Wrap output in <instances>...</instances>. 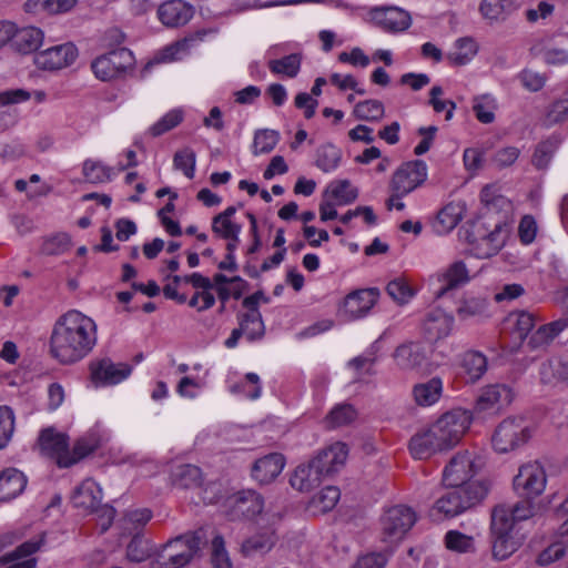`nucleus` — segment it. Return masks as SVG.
Returning a JSON list of instances; mask_svg holds the SVG:
<instances>
[{
    "label": "nucleus",
    "instance_id": "1",
    "mask_svg": "<svg viewBox=\"0 0 568 568\" xmlns=\"http://www.w3.org/2000/svg\"><path fill=\"white\" fill-rule=\"evenodd\" d=\"M471 423V416L463 409L442 415L428 428L417 432L409 440L408 448L415 459H427L436 453L454 448Z\"/></svg>",
    "mask_w": 568,
    "mask_h": 568
},
{
    "label": "nucleus",
    "instance_id": "2",
    "mask_svg": "<svg viewBox=\"0 0 568 568\" xmlns=\"http://www.w3.org/2000/svg\"><path fill=\"white\" fill-rule=\"evenodd\" d=\"M94 344V322H57L50 339V352L57 361L68 365L83 358Z\"/></svg>",
    "mask_w": 568,
    "mask_h": 568
},
{
    "label": "nucleus",
    "instance_id": "3",
    "mask_svg": "<svg viewBox=\"0 0 568 568\" xmlns=\"http://www.w3.org/2000/svg\"><path fill=\"white\" fill-rule=\"evenodd\" d=\"M203 540L202 530L187 531L170 539L158 551L152 568H184L201 550Z\"/></svg>",
    "mask_w": 568,
    "mask_h": 568
},
{
    "label": "nucleus",
    "instance_id": "4",
    "mask_svg": "<svg viewBox=\"0 0 568 568\" xmlns=\"http://www.w3.org/2000/svg\"><path fill=\"white\" fill-rule=\"evenodd\" d=\"M435 503L434 509L445 518H454L479 505L488 495L487 481H474L466 486H450Z\"/></svg>",
    "mask_w": 568,
    "mask_h": 568
},
{
    "label": "nucleus",
    "instance_id": "5",
    "mask_svg": "<svg viewBox=\"0 0 568 568\" xmlns=\"http://www.w3.org/2000/svg\"><path fill=\"white\" fill-rule=\"evenodd\" d=\"M507 514L501 507H495L491 511L490 539L491 556L496 561H503L511 557L521 546V540L514 535Z\"/></svg>",
    "mask_w": 568,
    "mask_h": 568
},
{
    "label": "nucleus",
    "instance_id": "6",
    "mask_svg": "<svg viewBox=\"0 0 568 568\" xmlns=\"http://www.w3.org/2000/svg\"><path fill=\"white\" fill-rule=\"evenodd\" d=\"M416 519L410 507L396 505L388 508L381 518V540L393 551V547L403 540Z\"/></svg>",
    "mask_w": 568,
    "mask_h": 568
},
{
    "label": "nucleus",
    "instance_id": "7",
    "mask_svg": "<svg viewBox=\"0 0 568 568\" xmlns=\"http://www.w3.org/2000/svg\"><path fill=\"white\" fill-rule=\"evenodd\" d=\"M530 436V428L524 418L508 417L497 425L491 444L497 453L507 454L525 445Z\"/></svg>",
    "mask_w": 568,
    "mask_h": 568
},
{
    "label": "nucleus",
    "instance_id": "8",
    "mask_svg": "<svg viewBox=\"0 0 568 568\" xmlns=\"http://www.w3.org/2000/svg\"><path fill=\"white\" fill-rule=\"evenodd\" d=\"M427 179V165L423 160H413L403 163L394 173L390 181L394 199H402L420 186Z\"/></svg>",
    "mask_w": 568,
    "mask_h": 568
},
{
    "label": "nucleus",
    "instance_id": "9",
    "mask_svg": "<svg viewBox=\"0 0 568 568\" xmlns=\"http://www.w3.org/2000/svg\"><path fill=\"white\" fill-rule=\"evenodd\" d=\"M133 53L126 48H119L97 58L91 68L97 78L110 81L124 75L134 67Z\"/></svg>",
    "mask_w": 568,
    "mask_h": 568
},
{
    "label": "nucleus",
    "instance_id": "10",
    "mask_svg": "<svg viewBox=\"0 0 568 568\" xmlns=\"http://www.w3.org/2000/svg\"><path fill=\"white\" fill-rule=\"evenodd\" d=\"M393 357L400 371L418 374H430L433 371L426 348L419 342L400 344L394 351Z\"/></svg>",
    "mask_w": 568,
    "mask_h": 568
},
{
    "label": "nucleus",
    "instance_id": "11",
    "mask_svg": "<svg viewBox=\"0 0 568 568\" xmlns=\"http://www.w3.org/2000/svg\"><path fill=\"white\" fill-rule=\"evenodd\" d=\"M547 483L544 467L538 462L523 465L515 476L513 485L523 498H535L542 494Z\"/></svg>",
    "mask_w": 568,
    "mask_h": 568
},
{
    "label": "nucleus",
    "instance_id": "12",
    "mask_svg": "<svg viewBox=\"0 0 568 568\" xmlns=\"http://www.w3.org/2000/svg\"><path fill=\"white\" fill-rule=\"evenodd\" d=\"M264 508L263 497L255 490H241L226 500L230 520L254 519Z\"/></svg>",
    "mask_w": 568,
    "mask_h": 568
},
{
    "label": "nucleus",
    "instance_id": "13",
    "mask_svg": "<svg viewBox=\"0 0 568 568\" xmlns=\"http://www.w3.org/2000/svg\"><path fill=\"white\" fill-rule=\"evenodd\" d=\"M566 323L549 322L535 328L534 322H516L513 335L521 342L528 339L527 344L536 348L552 341L566 327Z\"/></svg>",
    "mask_w": 568,
    "mask_h": 568
},
{
    "label": "nucleus",
    "instance_id": "14",
    "mask_svg": "<svg viewBox=\"0 0 568 568\" xmlns=\"http://www.w3.org/2000/svg\"><path fill=\"white\" fill-rule=\"evenodd\" d=\"M132 373V366L126 363H114L105 357L91 362L90 375L97 386L116 385L126 379Z\"/></svg>",
    "mask_w": 568,
    "mask_h": 568
},
{
    "label": "nucleus",
    "instance_id": "15",
    "mask_svg": "<svg viewBox=\"0 0 568 568\" xmlns=\"http://www.w3.org/2000/svg\"><path fill=\"white\" fill-rule=\"evenodd\" d=\"M477 473V466L470 454L459 452L453 456L443 470V483L446 486H466Z\"/></svg>",
    "mask_w": 568,
    "mask_h": 568
},
{
    "label": "nucleus",
    "instance_id": "16",
    "mask_svg": "<svg viewBox=\"0 0 568 568\" xmlns=\"http://www.w3.org/2000/svg\"><path fill=\"white\" fill-rule=\"evenodd\" d=\"M38 442L43 455L53 458L61 468L70 467V462L67 460L69 447V436L67 434L55 432L54 428L49 427L41 430Z\"/></svg>",
    "mask_w": 568,
    "mask_h": 568
},
{
    "label": "nucleus",
    "instance_id": "17",
    "mask_svg": "<svg viewBox=\"0 0 568 568\" xmlns=\"http://www.w3.org/2000/svg\"><path fill=\"white\" fill-rule=\"evenodd\" d=\"M77 57V47L68 42L39 51L34 55V63L43 70H60L72 64Z\"/></svg>",
    "mask_w": 568,
    "mask_h": 568
},
{
    "label": "nucleus",
    "instance_id": "18",
    "mask_svg": "<svg viewBox=\"0 0 568 568\" xmlns=\"http://www.w3.org/2000/svg\"><path fill=\"white\" fill-rule=\"evenodd\" d=\"M514 398L513 390L505 384H493L481 388L476 399L477 412L500 410L508 406Z\"/></svg>",
    "mask_w": 568,
    "mask_h": 568
},
{
    "label": "nucleus",
    "instance_id": "19",
    "mask_svg": "<svg viewBox=\"0 0 568 568\" xmlns=\"http://www.w3.org/2000/svg\"><path fill=\"white\" fill-rule=\"evenodd\" d=\"M381 292L376 287L356 290L344 300V314L354 318L368 315L377 303Z\"/></svg>",
    "mask_w": 568,
    "mask_h": 568
},
{
    "label": "nucleus",
    "instance_id": "20",
    "mask_svg": "<svg viewBox=\"0 0 568 568\" xmlns=\"http://www.w3.org/2000/svg\"><path fill=\"white\" fill-rule=\"evenodd\" d=\"M348 456L347 445L336 442L321 450L311 462L317 467L324 477L337 473L345 464Z\"/></svg>",
    "mask_w": 568,
    "mask_h": 568
},
{
    "label": "nucleus",
    "instance_id": "21",
    "mask_svg": "<svg viewBox=\"0 0 568 568\" xmlns=\"http://www.w3.org/2000/svg\"><path fill=\"white\" fill-rule=\"evenodd\" d=\"M371 17L376 26L389 32L404 31L410 26L408 12L396 7L375 8L371 11Z\"/></svg>",
    "mask_w": 568,
    "mask_h": 568
},
{
    "label": "nucleus",
    "instance_id": "22",
    "mask_svg": "<svg viewBox=\"0 0 568 568\" xmlns=\"http://www.w3.org/2000/svg\"><path fill=\"white\" fill-rule=\"evenodd\" d=\"M193 16V9L182 0H169L158 9L160 21L169 28L186 24Z\"/></svg>",
    "mask_w": 568,
    "mask_h": 568
},
{
    "label": "nucleus",
    "instance_id": "23",
    "mask_svg": "<svg viewBox=\"0 0 568 568\" xmlns=\"http://www.w3.org/2000/svg\"><path fill=\"white\" fill-rule=\"evenodd\" d=\"M284 465L285 459L282 454H268L253 464L252 477L262 485L270 484L282 473Z\"/></svg>",
    "mask_w": 568,
    "mask_h": 568
},
{
    "label": "nucleus",
    "instance_id": "24",
    "mask_svg": "<svg viewBox=\"0 0 568 568\" xmlns=\"http://www.w3.org/2000/svg\"><path fill=\"white\" fill-rule=\"evenodd\" d=\"M71 499L74 507L92 511L101 503L102 490L93 479L87 478L75 487Z\"/></svg>",
    "mask_w": 568,
    "mask_h": 568
},
{
    "label": "nucleus",
    "instance_id": "25",
    "mask_svg": "<svg viewBox=\"0 0 568 568\" xmlns=\"http://www.w3.org/2000/svg\"><path fill=\"white\" fill-rule=\"evenodd\" d=\"M26 475L17 468H7L0 474V501H10L23 493Z\"/></svg>",
    "mask_w": 568,
    "mask_h": 568
},
{
    "label": "nucleus",
    "instance_id": "26",
    "mask_svg": "<svg viewBox=\"0 0 568 568\" xmlns=\"http://www.w3.org/2000/svg\"><path fill=\"white\" fill-rule=\"evenodd\" d=\"M539 375L542 384L568 386V357H552L542 362Z\"/></svg>",
    "mask_w": 568,
    "mask_h": 568
},
{
    "label": "nucleus",
    "instance_id": "27",
    "mask_svg": "<svg viewBox=\"0 0 568 568\" xmlns=\"http://www.w3.org/2000/svg\"><path fill=\"white\" fill-rule=\"evenodd\" d=\"M277 537L273 529L258 531L246 538L241 545L245 557H255L268 552L276 544Z\"/></svg>",
    "mask_w": 568,
    "mask_h": 568
},
{
    "label": "nucleus",
    "instance_id": "28",
    "mask_svg": "<svg viewBox=\"0 0 568 568\" xmlns=\"http://www.w3.org/2000/svg\"><path fill=\"white\" fill-rule=\"evenodd\" d=\"M314 466L312 462L297 466L290 479L291 486L300 491H310L317 487L325 477Z\"/></svg>",
    "mask_w": 568,
    "mask_h": 568
},
{
    "label": "nucleus",
    "instance_id": "29",
    "mask_svg": "<svg viewBox=\"0 0 568 568\" xmlns=\"http://www.w3.org/2000/svg\"><path fill=\"white\" fill-rule=\"evenodd\" d=\"M43 41V32L39 28L28 27L16 30L12 49L21 54L36 52Z\"/></svg>",
    "mask_w": 568,
    "mask_h": 568
},
{
    "label": "nucleus",
    "instance_id": "30",
    "mask_svg": "<svg viewBox=\"0 0 568 568\" xmlns=\"http://www.w3.org/2000/svg\"><path fill=\"white\" fill-rule=\"evenodd\" d=\"M443 394V381L433 377L425 383L416 384L413 387V396L417 405L427 407L439 400Z\"/></svg>",
    "mask_w": 568,
    "mask_h": 568
},
{
    "label": "nucleus",
    "instance_id": "31",
    "mask_svg": "<svg viewBox=\"0 0 568 568\" xmlns=\"http://www.w3.org/2000/svg\"><path fill=\"white\" fill-rule=\"evenodd\" d=\"M487 357L478 351H467L462 357V368L471 383L478 382L487 372Z\"/></svg>",
    "mask_w": 568,
    "mask_h": 568
},
{
    "label": "nucleus",
    "instance_id": "32",
    "mask_svg": "<svg viewBox=\"0 0 568 568\" xmlns=\"http://www.w3.org/2000/svg\"><path fill=\"white\" fill-rule=\"evenodd\" d=\"M171 478L174 486L184 489L199 487L203 480L201 468L191 464L176 466L172 470Z\"/></svg>",
    "mask_w": 568,
    "mask_h": 568
},
{
    "label": "nucleus",
    "instance_id": "33",
    "mask_svg": "<svg viewBox=\"0 0 568 568\" xmlns=\"http://www.w3.org/2000/svg\"><path fill=\"white\" fill-rule=\"evenodd\" d=\"M341 493L335 486H326L310 500L308 507L314 514H325L332 510L339 500Z\"/></svg>",
    "mask_w": 568,
    "mask_h": 568
},
{
    "label": "nucleus",
    "instance_id": "34",
    "mask_svg": "<svg viewBox=\"0 0 568 568\" xmlns=\"http://www.w3.org/2000/svg\"><path fill=\"white\" fill-rule=\"evenodd\" d=\"M99 446V436L95 433H88L74 443L72 450L68 448L67 460H69L70 466H72L93 453Z\"/></svg>",
    "mask_w": 568,
    "mask_h": 568
},
{
    "label": "nucleus",
    "instance_id": "35",
    "mask_svg": "<svg viewBox=\"0 0 568 568\" xmlns=\"http://www.w3.org/2000/svg\"><path fill=\"white\" fill-rule=\"evenodd\" d=\"M444 280L446 284L438 291L437 297L443 296L450 290H455L458 286L469 281L468 270L463 261L454 262L445 272Z\"/></svg>",
    "mask_w": 568,
    "mask_h": 568
},
{
    "label": "nucleus",
    "instance_id": "36",
    "mask_svg": "<svg viewBox=\"0 0 568 568\" xmlns=\"http://www.w3.org/2000/svg\"><path fill=\"white\" fill-rule=\"evenodd\" d=\"M301 61L302 55L300 53H292L282 59L270 60L268 69L272 73L294 78L300 72Z\"/></svg>",
    "mask_w": 568,
    "mask_h": 568
},
{
    "label": "nucleus",
    "instance_id": "37",
    "mask_svg": "<svg viewBox=\"0 0 568 568\" xmlns=\"http://www.w3.org/2000/svg\"><path fill=\"white\" fill-rule=\"evenodd\" d=\"M444 540L446 548L450 551L458 554H473L476 551L474 537L458 530H448Z\"/></svg>",
    "mask_w": 568,
    "mask_h": 568
},
{
    "label": "nucleus",
    "instance_id": "38",
    "mask_svg": "<svg viewBox=\"0 0 568 568\" xmlns=\"http://www.w3.org/2000/svg\"><path fill=\"white\" fill-rule=\"evenodd\" d=\"M353 113L357 120L377 122L383 119L385 109L381 101L369 99L358 102L354 106Z\"/></svg>",
    "mask_w": 568,
    "mask_h": 568
},
{
    "label": "nucleus",
    "instance_id": "39",
    "mask_svg": "<svg viewBox=\"0 0 568 568\" xmlns=\"http://www.w3.org/2000/svg\"><path fill=\"white\" fill-rule=\"evenodd\" d=\"M560 144L558 136H550L547 140L540 142L532 155L531 162L538 170H544L548 166L555 151Z\"/></svg>",
    "mask_w": 568,
    "mask_h": 568
},
{
    "label": "nucleus",
    "instance_id": "40",
    "mask_svg": "<svg viewBox=\"0 0 568 568\" xmlns=\"http://www.w3.org/2000/svg\"><path fill=\"white\" fill-rule=\"evenodd\" d=\"M341 159V150L332 143H327L317 149L315 164L322 171L329 172L338 166Z\"/></svg>",
    "mask_w": 568,
    "mask_h": 568
},
{
    "label": "nucleus",
    "instance_id": "41",
    "mask_svg": "<svg viewBox=\"0 0 568 568\" xmlns=\"http://www.w3.org/2000/svg\"><path fill=\"white\" fill-rule=\"evenodd\" d=\"M460 219V207L454 203H448L437 213V232L448 233L459 223Z\"/></svg>",
    "mask_w": 568,
    "mask_h": 568
},
{
    "label": "nucleus",
    "instance_id": "42",
    "mask_svg": "<svg viewBox=\"0 0 568 568\" xmlns=\"http://www.w3.org/2000/svg\"><path fill=\"white\" fill-rule=\"evenodd\" d=\"M357 417L356 409L349 404L336 405L326 416V423L329 427H342L351 424Z\"/></svg>",
    "mask_w": 568,
    "mask_h": 568
},
{
    "label": "nucleus",
    "instance_id": "43",
    "mask_svg": "<svg viewBox=\"0 0 568 568\" xmlns=\"http://www.w3.org/2000/svg\"><path fill=\"white\" fill-rule=\"evenodd\" d=\"M389 297L398 305H404L415 295V290L402 277L390 281L386 286Z\"/></svg>",
    "mask_w": 568,
    "mask_h": 568
},
{
    "label": "nucleus",
    "instance_id": "44",
    "mask_svg": "<svg viewBox=\"0 0 568 568\" xmlns=\"http://www.w3.org/2000/svg\"><path fill=\"white\" fill-rule=\"evenodd\" d=\"M532 498H524L523 500L515 504L511 508L499 505L507 514V519L510 521V527L515 529V525L518 521L526 520L534 516Z\"/></svg>",
    "mask_w": 568,
    "mask_h": 568
},
{
    "label": "nucleus",
    "instance_id": "45",
    "mask_svg": "<svg viewBox=\"0 0 568 568\" xmlns=\"http://www.w3.org/2000/svg\"><path fill=\"white\" fill-rule=\"evenodd\" d=\"M453 327L450 322H424L422 333L426 342L437 344L450 335Z\"/></svg>",
    "mask_w": 568,
    "mask_h": 568
},
{
    "label": "nucleus",
    "instance_id": "46",
    "mask_svg": "<svg viewBox=\"0 0 568 568\" xmlns=\"http://www.w3.org/2000/svg\"><path fill=\"white\" fill-rule=\"evenodd\" d=\"M43 544V537L38 540H28L18 546L13 551L0 557V566L9 565L12 561L26 558L38 551Z\"/></svg>",
    "mask_w": 568,
    "mask_h": 568
},
{
    "label": "nucleus",
    "instance_id": "47",
    "mask_svg": "<svg viewBox=\"0 0 568 568\" xmlns=\"http://www.w3.org/2000/svg\"><path fill=\"white\" fill-rule=\"evenodd\" d=\"M211 562L214 568H232L224 538L216 535L211 542Z\"/></svg>",
    "mask_w": 568,
    "mask_h": 568
},
{
    "label": "nucleus",
    "instance_id": "48",
    "mask_svg": "<svg viewBox=\"0 0 568 568\" xmlns=\"http://www.w3.org/2000/svg\"><path fill=\"white\" fill-rule=\"evenodd\" d=\"M329 192L338 204H349L354 202L358 196L356 187H352L348 180H341L329 185Z\"/></svg>",
    "mask_w": 568,
    "mask_h": 568
},
{
    "label": "nucleus",
    "instance_id": "49",
    "mask_svg": "<svg viewBox=\"0 0 568 568\" xmlns=\"http://www.w3.org/2000/svg\"><path fill=\"white\" fill-rule=\"evenodd\" d=\"M71 246V237L67 233H58L43 241L41 252L45 255H59Z\"/></svg>",
    "mask_w": 568,
    "mask_h": 568
},
{
    "label": "nucleus",
    "instance_id": "50",
    "mask_svg": "<svg viewBox=\"0 0 568 568\" xmlns=\"http://www.w3.org/2000/svg\"><path fill=\"white\" fill-rule=\"evenodd\" d=\"M151 550L149 540L134 536L126 547V557L130 561L141 562L150 557Z\"/></svg>",
    "mask_w": 568,
    "mask_h": 568
},
{
    "label": "nucleus",
    "instance_id": "51",
    "mask_svg": "<svg viewBox=\"0 0 568 568\" xmlns=\"http://www.w3.org/2000/svg\"><path fill=\"white\" fill-rule=\"evenodd\" d=\"M195 152L190 148H184L175 152L173 158V165L176 170H181L189 179L194 178L195 171Z\"/></svg>",
    "mask_w": 568,
    "mask_h": 568
},
{
    "label": "nucleus",
    "instance_id": "52",
    "mask_svg": "<svg viewBox=\"0 0 568 568\" xmlns=\"http://www.w3.org/2000/svg\"><path fill=\"white\" fill-rule=\"evenodd\" d=\"M14 432V414L8 406H0V449L10 442Z\"/></svg>",
    "mask_w": 568,
    "mask_h": 568
},
{
    "label": "nucleus",
    "instance_id": "53",
    "mask_svg": "<svg viewBox=\"0 0 568 568\" xmlns=\"http://www.w3.org/2000/svg\"><path fill=\"white\" fill-rule=\"evenodd\" d=\"M110 168L103 165L101 162L87 160L83 163V175L90 183H103L110 180Z\"/></svg>",
    "mask_w": 568,
    "mask_h": 568
},
{
    "label": "nucleus",
    "instance_id": "54",
    "mask_svg": "<svg viewBox=\"0 0 568 568\" xmlns=\"http://www.w3.org/2000/svg\"><path fill=\"white\" fill-rule=\"evenodd\" d=\"M182 120L183 111L180 109L172 110L150 128V133L153 136H160L165 132L172 130L173 128L178 126L182 122Z\"/></svg>",
    "mask_w": 568,
    "mask_h": 568
},
{
    "label": "nucleus",
    "instance_id": "55",
    "mask_svg": "<svg viewBox=\"0 0 568 568\" xmlns=\"http://www.w3.org/2000/svg\"><path fill=\"white\" fill-rule=\"evenodd\" d=\"M480 201L485 205L486 214L509 206V201L505 196L496 194L491 185H485L481 189Z\"/></svg>",
    "mask_w": 568,
    "mask_h": 568
},
{
    "label": "nucleus",
    "instance_id": "56",
    "mask_svg": "<svg viewBox=\"0 0 568 568\" xmlns=\"http://www.w3.org/2000/svg\"><path fill=\"white\" fill-rule=\"evenodd\" d=\"M456 47L462 50L463 47H467L466 52H454L448 54V60L455 65L466 64L473 55L476 54V43L471 38H460L456 41Z\"/></svg>",
    "mask_w": 568,
    "mask_h": 568
},
{
    "label": "nucleus",
    "instance_id": "57",
    "mask_svg": "<svg viewBox=\"0 0 568 568\" xmlns=\"http://www.w3.org/2000/svg\"><path fill=\"white\" fill-rule=\"evenodd\" d=\"M280 135L273 130H261L255 133L254 148L256 153H270L277 144Z\"/></svg>",
    "mask_w": 568,
    "mask_h": 568
},
{
    "label": "nucleus",
    "instance_id": "58",
    "mask_svg": "<svg viewBox=\"0 0 568 568\" xmlns=\"http://www.w3.org/2000/svg\"><path fill=\"white\" fill-rule=\"evenodd\" d=\"M377 347L372 345L364 354L354 357L348 362V366L354 368L356 372H359L362 368H366V373L368 375H374L375 371L373 369L374 364L377 362Z\"/></svg>",
    "mask_w": 568,
    "mask_h": 568
},
{
    "label": "nucleus",
    "instance_id": "59",
    "mask_svg": "<svg viewBox=\"0 0 568 568\" xmlns=\"http://www.w3.org/2000/svg\"><path fill=\"white\" fill-rule=\"evenodd\" d=\"M207 32L209 31L205 29L199 30L194 34L186 37L182 40H179L175 43H173L172 45L166 47L164 50L165 58H168L170 60L178 59L176 54L180 51H186L190 48L192 42L203 40V38L207 34Z\"/></svg>",
    "mask_w": 568,
    "mask_h": 568
},
{
    "label": "nucleus",
    "instance_id": "60",
    "mask_svg": "<svg viewBox=\"0 0 568 568\" xmlns=\"http://www.w3.org/2000/svg\"><path fill=\"white\" fill-rule=\"evenodd\" d=\"M390 552L389 549L384 552L367 554L359 557L352 568H385Z\"/></svg>",
    "mask_w": 568,
    "mask_h": 568
},
{
    "label": "nucleus",
    "instance_id": "61",
    "mask_svg": "<svg viewBox=\"0 0 568 568\" xmlns=\"http://www.w3.org/2000/svg\"><path fill=\"white\" fill-rule=\"evenodd\" d=\"M566 554V546L562 542H554L545 548L536 558L538 566H547L562 558Z\"/></svg>",
    "mask_w": 568,
    "mask_h": 568
},
{
    "label": "nucleus",
    "instance_id": "62",
    "mask_svg": "<svg viewBox=\"0 0 568 568\" xmlns=\"http://www.w3.org/2000/svg\"><path fill=\"white\" fill-rule=\"evenodd\" d=\"M507 7H509L507 0H483L479 9L486 19L498 20L503 18Z\"/></svg>",
    "mask_w": 568,
    "mask_h": 568
},
{
    "label": "nucleus",
    "instance_id": "63",
    "mask_svg": "<svg viewBox=\"0 0 568 568\" xmlns=\"http://www.w3.org/2000/svg\"><path fill=\"white\" fill-rule=\"evenodd\" d=\"M507 234L506 223L498 221L491 231L486 234L485 242L490 245L493 254H496L504 245Z\"/></svg>",
    "mask_w": 568,
    "mask_h": 568
},
{
    "label": "nucleus",
    "instance_id": "64",
    "mask_svg": "<svg viewBox=\"0 0 568 568\" xmlns=\"http://www.w3.org/2000/svg\"><path fill=\"white\" fill-rule=\"evenodd\" d=\"M212 231L219 237L224 240H236V234L241 232V225L232 221L222 220L214 224V217L212 219Z\"/></svg>",
    "mask_w": 568,
    "mask_h": 568
}]
</instances>
